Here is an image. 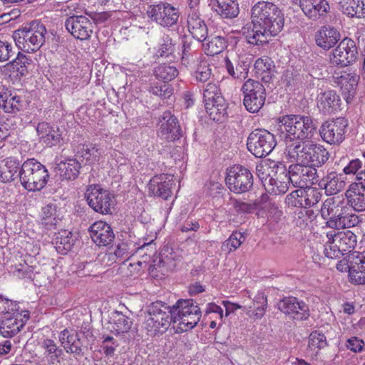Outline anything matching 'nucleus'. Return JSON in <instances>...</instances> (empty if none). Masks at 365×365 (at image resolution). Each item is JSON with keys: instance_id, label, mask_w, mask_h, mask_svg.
<instances>
[{"instance_id": "603ef678", "label": "nucleus", "mask_w": 365, "mask_h": 365, "mask_svg": "<svg viewBox=\"0 0 365 365\" xmlns=\"http://www.w3.org/2000/svg\"><path fill=\"white\" fill-rule=\"evenodd\" d=\"M193 77L196 81L205 83L212 77V69L207 61H202L198 64Z\"/></svg>"}, {"instance_id": "aec40b11", "label": "nucleus", "mask_w": 365, "mask_h": 365, "mask_svg": "<svg viewBox=\"0 0 365 365\" xmlns=\"http://www.w3.org/2000/svg\"><path fill=\"white\" fill-rule=\"evenodd\" d=\"M158 135L168 141H174L182 136L178 120L170 111H165L159 118Z\"/></svg>"}, {"instance_id": "6e6552de", "label": "nucleus", "mask_w": 365, "mask_h": 365, "mask_svg": "<svg viewBox=\"0 0 365 365\" xmlns=\"http://www.w3.org/2000/svg\"><path fill=\"white\" fill-rule=\"evenodd\" d=\"M21 184L29 191L42 189L48 179V173L43 165L31 158L26 160L18 174Z\"/></svg>"}, {"instance_id": "ea45409f", "label": "nucleus", "mask_w": 365, "mask_h": 365, "mask_svg": "<svg viewBox=\"0 0 365 365\" xmlns=\"http://www.w3.org/2000/svg\"><path fill=\"white\" fill-rule=\"evenodd\" d=\"M255 68L262 80L265 83L272 81L274 76V66L273 61L267 56L258 58L255 63Z\"/></svg>"}, {"instance_id": "f257e3e1", "label": "nucleus", "mask_w": 365, "mask_h": 365, "mask_svg": "<svg viewBox=\"0 0 365 365\" xmlns=\"http://www.w3.org/2000/svg\"><path fill=\"white\" fill-rule=\"evenodd\" d=\"M251 24L242 28V34L252 45L268 43L269 38L277 36L283 29L284 14L272 2L258 1L251 9Z\"/></svg>"}, {"instance_id": "a18cd8bd", "label": "nucleus", "mask_w": 365, "mask_h": 365, "mask_svg": "<svg viewBox=\"0 0 365 365\" xmlns=\"http://www.w3.org/2000/svg\"><path fill=\"white\" fill-rule=\"evenodd\" d=\"M41 347L43 349V355L47 361L51 364L59 362V357L62 355L63 351L59 349L55 341L50 339H45L41 343Z\"/></svg>"}, {"instance_id": "5fc2aeb1", "label": "nucleus", "mask_w": 365, "mask_h": 365, "mask_svg": "<svg viewBox=\"0 0 365 365\" xmlns=\"http://www.w3.org/2000/svg\"><path fill=\"white\" fill-rule=\"evenodd\" d=\"M223 98L218 86L214 83H208L203 89L204 103L215 102L217 98Z\"/></svg>"}, {"instance_id": "7ed1b4c3", "label": "nucleus", "mask_w": 365, "mask_h": 365, "mask_svg": "<svg viewBox=\"0 0 365 365\" xmlns=\"http://www.w3.org/2000/svg\"><path fill=\"white\" fill-rule=\"evenodd\" d=\"M289 145L285 149L286 157L292 162L301 163L306 165L321 167L329 159V154L324 146L312 141H300Z\"/></svg>"}, {"instance_id": "b1692460", "label": "nucleus", "mask_w": 365, "mask_h": 365, "mask_svg": "<svg viewBox=\"0 0 365 365\" xmlns=\"http://www.w3.org/2000/svg\"><path fill=\"white\" fill-rule=\"evenodd\" d=\"M349 275L351 282L357 284H365V251L349 255Z\"/></svg>"}, {"instance_id": "1a4fd4ad", "label": "nucleus", "mask_w": 365, "mask_h": 365, "mask_svg": "<svg viewBox=\"0 0 365 365\" xmlns=\"http://www.w3.org/2000/svg\"><path fill=\"white\" fill-rule=\"evenodd\" d=\"M170 309V307L163 304L161 302H155L149 307L144 327L150 335L163 333L168 329L172 322Z\"/></svg>"}, {"instance_id": "864d4df0", "label": "nucleus", "mask_w": 365, "mask_h": 365, "mask_svg": "<svg viewBox=\"0 0 365 365\" xmlns=\"http://www.w3.org/2000/svg\"><path fill=\"white\" fill-rule=\"evenodd\" d=\"M339 83L344 93H347L349 96H353L357 86V79L355 76L345 73L341 76Z\"/></svg>"}, {"instance_id": "58836bf2", "label": "nucleus", "mask_w": 365, "mask_h": 365, "mask_svg": "<svg viewBox=\"0 0 365 365\" xmlns=\"http://www.w3.org/2000/svg\"><path fill=\"white\" fill-rule=\"evenodd\" d=\"M59 341L66 352L79 354L81 351V342L76 334L68 329H64L59 334Z\"/></svg>"}, {"instance_id": "4c0bfd02", "label": "nucleus", "mask_w": 365, "mask_h": 365, "mask_svg": "<svg viewBox=\"0 0 365 365\" xmlns=\"http://www.w3.org/2000/svg\"><path fill=\"white\" fill-rule=\"evenodd\" d=\"M81 164L76 159H68L61 161L56 168L63 180H74L79 174Z\"/></svg>"}, {"instance_id": "de8ad7c7", "label": "nucleus", "mask_w": 365, "mask_h": 365, "mask_svg": "<svg viewBox=\"0 0 365 365\" xmlns=\"http://www.w3.org/2000/svg\"><path fill=\"white\" fill-rule=\"evenodd\" d=\"M245 240V237L240 232H233L227 240H226L221 246L223 252L230 253L235 251Z\"/></svg>"}, {"instance_id": "f704fd0d", "label": "nucleus", "mask_w": 365, "mask_h": 365, "mask_svg": "<svg viewBox=\"0 0 365 365\" xmlns=\"http://www.w3.org/2000/svg\"><path fill=\"white\" fill-rule=\"evenodd\" d=\"M20 162L14 158H7L4 164L0 167V180L3 182L13 181L20 171Z\"/></svg>"}, {"instance_id": "e2e57ef3", "label": "nucleus", "mask_w": 365, "mask_h": 365, "mask_svg": "<svg viewBox=\"0 0 365 365\" xmlns=\"http://www.w3.org/2000/svg\"><path fill=\"white\" fill-rule=\"evenodd\" d=\"M113 12L103 11V12H93L89 14V16L94 21L95 24H103L108 21L112 16Z\"/></svg>"}, {"instance_id": "7c9ffc66", "label": "nucleus", "mask_w": 365, "mask_h": 365, "mask_svg": "<svg viewBox=\"0 0 365 365\" xmlns=\"http://www.w3.org/2000/svg\"><path fill=\"white\" fill-rule=\"evenodd\" d=\"M187 28L192 37L199 41L207 38V27L198 12L191 11L187 16Z\"/></svg>"}, {"instance_id": "4be33fe9", "label": "nucleus", "mask_w": 365, "mask_h": 365, "mask_svg": "<svg viewBox=\"0 0 365 365\" xmlns=\"http://www.w3.org/2000/svg\"><path fill=\"white\" fill-rule=\"evenodd\" d=\"M173 178L172 175L165 173L154 176L148 184L150 192L154 196L168 200L172 195Z\"/></svg>"}, {"instance_id": "4468645a", "label": "nucleus", "mask_w": 365, "mask_h": 365, "mask_svg": "<svg viewBox=\"0 0 365 365\" xmlns=\"http://www.w3.org/2000/svg\"><path fill=\"white\" fill-rule=\"evenodd\" d=\"M356 43L350 38L342 39L329 55L330 63L341 68L351 65L358 57Z\"/></svg>"}, {"instance_id": "423d86ee", "label": "nucleus", "mask_w": 365, "mask_h": 365, "mask_svg": "<svg viewBox=\"0 0 365 365\" xmlns=\"http://www.w3.org/2000/svg\"><path fill=\"white\" fill-rule=\"evenodd\" d=\"M170 319L177 324L180 332L193 329L201 318L200 308L195 304L193 299H179L170 309Z\"/></svg>"}, {"instance_id": "79ce46f5", "label": "nucleus", "mask_w": 365, "mask_h": 365, "mask_svg": "<svg viewBox=\"0 0 365 365\" xmlns=\"http://www.w3.org/2000/svg\"><path fill=\"white\" fill-rule=\"evenodd\" d=\"M53 240L56 251L62 255L70 251L75 242L72 232L66 230L58 232Z\"/></svg>"}, {"instance_id": "8fccbe9b", "label": "nucleus", "mask_w": 365, "mask_h": 365, "mask_svg": "<svg viewBox=\"0 0 365 365\" xmlns=\"http://www.w3.org/2000/svg\"><path fill=\"white\" fill-rule=\"evenodd\" d=\"M154 73L157 78L165 82L175 78L178 75V71L174 66L161 64L155 68Z\"/></svg>"}, {"instance_id": "39448f33", "label": "nucleus", "mask_w": 365, "mask_h": 365, "mask_svg": "<svg viewBox=\"0 0 365 365\" xmlns=\"http://www.w3.org/2000/svg\"><path fill=\"white\" fill-rule=\"evenodd\" d=\"M46 34L45 25L38 21H33L15 31L13 38L19 49L30 53L38 50L43 45Z\"/></svg>"}, {"instance_id": "a878e982", "label": "nucleus", "mask_w": 365, "mask_h": 365, "mask_svg": "<svg viewBox=\"0 0 365 365\" xmlns=\"http://www.w3.org/2000/svg\"><path fill=\"white\" fill-rule=\"evenodd\" d=\"M299 6L305 16L313 21L318 20L329 10L326 0H299Z\"/></svg>"}, {"instance_id": "37998d69", "label": "nucleus", "mask_w": 365, "mask_h": 365, "mask_svg": "<svg viewBox=\"0 0 365 365\" xmlns=\"http://www.w3.org/2000/svg\"><path fill=\"white\" fill-rule=\"evenodd\" d=\"M349 205H365V185L361 181L352 184L346 192Z\"/></svg>"}, {"instance_id": "c756f323", "label": "nucleus", "mask_w": 365, "mask_h": 365, "mask_svg": "<svg viewBox=\"0 0 365 365\" xmlns=\"http://www.w3.org/2000/svg\"><path fill=\"white\" fill-rule=\"evenodd\" d=\"M225 66L227 73L234 78L245 79L250 67V62L247 58L239 56L231 61L226 57L225 58Z\"/></svg>"}, {"instance_id": "052dcab7", "label": "nucleus", "mask_w": 365, "mask_h": 365, "mask_svg": "<svg viewBox=\"0 0 365 365\" xmlns=\"http://www.w3.org/2000/svg\"><path fill=\"white\" fill-rule=\"evenodd\" d=\"M133 250H130V245L126 242H122L114 250V255L119 259H124L129 258L133 255Z\"/></svg>"}, {"instance_id": "4d7b16f0", "label": "nucleus", "mask_w": 365, "mask_h": 365, "mask_svg": "<svg viewBox=\"0 0 365 365\" xmlns=\"http://www.w3.org/2000/svg\"><path fill=\"white\" fill-rule=\"evenodd\" d=\"M99 155L98 149L95 145H81L78 148V155L86 161L90 160L91 156L96 159Z\"/></svg>"}, {"instance_id": "2f4dec72", "label": "nucleus", "mask_w": 365, "mask_h": 365, "mask_svg": "<svg viewBox=\"0 0 365 365\" xmlns=\"http://www.w3.org/2000/svg\"><path fill=\"white\" fill-rule=\"evenodd\" d=\"M267 307V297L262 292H259L253 299L252 305L244 306L243 310L252 319H261L265 314Z\"/></svg>"}, {"instance_id": "9d476101", "label": "nucleus", "mask_w": 365, "mask_h": 365, "mask_svg": "<svg viewBox=\"0 0 365 365\" xmlns=\"http://www.w3.org/2000/svg\"><path fill=\"white\" fill-rule=\"evenodd\" d=\"M276 145L274 135L264 129L252 131L247 140L248 150L256 158H260L267 156Z\"/></svg>"}, {"instance_id": "393cba45", "label": "nucleus", "mask_w": 365, "mask_h": 365, "mask_svg": "<svg viewBox=\"0 0 365 365\" xmlns=\"http://www.w3.org/2000/svg\"><path fill=\"white\" fill-rule=\"evenodd\" d=\"M89 231L93 241L98 246L108 245L115 237L110 226L103 221L94 222Z\"/></svg>"}, {"instance_id": "6ab92c4d", "label": "nucleus", "mask_w": 365, "mask_h": 365, "mask_svg": "<svg viewBox=\"0 0 365 365\" xmlns=\"http://www.w3.org/2000/svg\"><path fill=\"white\" fill-rule=\"evenodd\" d=\"M278 309L296 320H305L309 316L307 304L294 297H284L278 303Z\"/></svg>"}, {"instance_id": "e433bc0d", "label": "nucleus", "mask_w": 365, "mask_h": 365, "mask_svg": "<svg viewBox=\"0 0 365 365\" xmlns=\"http://www.w3.org/2000/svg\"><path fill=\"white\" fill-rule=\"evenodd\" d=\"M341 12L350 18L365 16V4L363 0H342L340 2Z\"/></svg>"}, {"instance_id": "20e7f679", "label": "nucleus", "mask_w": 365, "mask_h": 365, "mask_svg": "<svg viewBox=\"0 0 365 365\" xmlns=\"http://www.w3.org/2000/svg\"><path fill=\"white\" fill-rule=\"evenodd\" d=\"M18 304L0 295V334L10 338L18 334L29 318L28 311L19 313Z\"/></svg>"}, {"instance_id": "3c124183", "label": "nucleus", "mask_w": 365, "mask_h": 365, "mask_svg": "<svg viewBox=\"0 0 365 365\" xmlns=\"http://www.w3.org/2000/svg\"><path fill=\"white\" fill-rule=\"evenodd\" d=\"M60 217L56 215V207H43L41 212V223L48 228L57 225Z\"/></svg>"}, {"instance_id": "c85d7f7f", "label": "nucleus", "mask_w": 365, "mask_h": 365, "mask_svg": "<svg viewBox=\"0 0 365 365\" xmlns=\"http://www.w3.org/2000/svg\"><path fill=\"white\" fill-rule=\"evenodd\" d=\"M41 141L48 147L58 145L62 138V133L57 126H50L47 123H39L36 128Z\"/></svg>"}, {"instance_id": "cd10ccee", "label": "nucleus", "mask_w": 365, "mask_h": 365, "mask_svg": "<svg viewBox=\"0 0 365 365\" xmlns=\"http://www.w3.org/2000/svg\"><path fill=\"white\" fill-rule=\"evenodd\" d=\"M317 184L324 188L328 195H334L344 188L345 177L344 174L332 171L322 178L319 175V181Z\"/></svg>"}, {"instance_id": "9b49d317", "label": "nucleus", "mask_w": 365, "mask_h": 365, "mask_svg": "<svg viewBox=\"0 0 365 365\" xmlns=\"http://www.w3.org/2000/svg\"><path fill=\"white\" fill-rule=\"evenodd\" d=\"M242 91L246 109L252 113H257L264 106L266 99L264 86L259 81L250 78L244 83Z\"/></svg>"}, {"instance_id": "ddd939ff", "label": "nucleus", "mask_w": 365, "mask_h": 365, "mask_svg": "<svg viewBox=\"0 0 365 365\" xmlns=\"http://www.w3.org/2000/svg\"><path fill=\"white\" fill-rule=\"evenodd\" d=\"M148 16L152 21L163 27H172L178 21L180 12L178 8L170 4L161 1L148 6Z\"/></svg>"}, {"instance_id": "6e6d98bb", "label": "nucleus", "mask_w": 365, "mask_h": 365, "mask_svg": "<svg viewBox=\"0 0 365 365\" xmlns=\"http://www.w3.org/2000/svg\"><path fill=\"white\" fill-rule=\"evenodd\" d=\"M308 346L312 350L317 352L320 349L327 346L326 336L317 331L312 332L309 336Z\"/></svg>"}, {"instance_id": "2eb2a0df", "label": "nucleus", "mask_w": 365, "mask_h": 365, "mask_svg": "<svg viewBox=\"0 0 365 365\" xmlns=\"http://www.w3.org/2000/svg\"><path fill=\"white\" fill-rule=\"evenodd\" d=\"M289 184L295 187L304 188L316 185L319 173L315 168L296 163L289 165Z\"/></svg>"}, {"instance_id": "774afa93", "label": "nucleus", "mask_w": 365, "mask_h": 365, "mask_svg": "<svg viewBox=\"0 0 365 365\" xmlns=\"http://www.w3.org/2000/svg\"><path fill=\"white\" fill-rule=\"evenodd\" d=\"M311 77L315 79L319 80L321 78L323 77V72H322V66L320 64H313L309 68V74L307 76V78Z\"/></svg>"}, {"instance_id": "bf43d9fd", "label": "nucleus", "mask_w": 365, "mask_h": 365, "mask_svg": "<svg viewBox=\"0 0 365 365\" xmlns=\"http://www.w3.org/2000/svg\"><path fill=\"white\" fill-rule=\"evenodd\" d=\"M297 215L299 219H302L304 222L312 220L321 212V210L317 209L314 210L312 207H299Z\"/></svg>"}, {"instance_id": "a211bd4d", "label": "nucleus", "mask_w": 365, "mask_h": 365, "mask_svg": "<svg viewBox=\"0 0 365 365\" xmlns=\"http://www.w3.org/2000/svg\"><path fill=\"white\" fill-rule=\"evenodd\" d=\"M64 26L75 38L81 41L89 39L93 34V24L83 15H72L67 17Z\"/></svg>"}, {"instance_id": "72a5a7b5", "label": "nucleus", "mask_w": 365, "mask_h": 365, "mask_svg": "<svg viewBox=\"0 0 365 365\" xmlns=\"http://www.w3.org/2000/svg\"><path fill=\"white\" fill-rule=\"evenodd\" d=\"M214 10L222 18L232 19L239 14L238 4L236 0H212Z\"/></svg>"}, {"instance_id": "0eeeda50", "label": "nucleus", "mask_w": 365, "mask_h": 365, "mask_svg": "<svg viewBox=\"0 0 365 365\" xmlns=\"http://www.w3.org/2000/svg\"><path fill=\"white\" fill-rule=\"evenodd\" d=\"M327 240L324 245V253L331 259L340 258L350 253L357 242L356 235L350 230L339 231L331 230L326 234Z\"/></svg>"}, {"instance_id": "69168bd1", "label": "nucleus", "mask_w": 365, "mask_h": 365, "mask_svg": "<svg viewBox=\"0 0 365 365\" xmlns=\"http://www.w3.org/2000/svg\"><path fill=\"white\" fill-rule=\"evenodd\" d=\"M364 341L357 337H352L347 340L346 346L351 351L360 352L363 349Z\"/></svg>"}, {"instance_id": "13d9d810", "label": "nucleus", "mask_w": 365, "mask_h": 365, "mask_svg": "<svg viewBox=\"0 0 365 365\" xmlns=\"http://www.w3.org/2000/svg\"><path fill=\"white\" fill-rule=\"evenodd\" d=\"M150 92L163 98H169L173 94L172 89L165 83L151 86L150 88Z\"/></svg>"}, {"instance_id": "f03ea898", "label": "nucleus", "mask_w": 365, "mask_h": 365, "mask_svg": "<svg viewBox=\"0 0 365 365\" xmlns=\"http://www.w3.org/2000/svg\"><path fill=\"white\" fill-rule=\"evenodd\" d=\"M279 130L284 138L286 148L292 143L307 141L316 130L313 119L309 115H286L279 118Z\"/></svg>"}, {"instance_id": "c03bdc74", "label": "nucleus", "mask_w": 365, "mask_h": 365, "mask_svg": "<svg viewBox=\"0 0 365 365\" xmlns=\"http://www.w3.org/2000/svg\"><path fill=\"white\" fill-rule=\"evenodd\" d=\"M31 59L25 54L19 52L16 58L6 65L7 70L16 72L17 76H24L27 75L28 68L31 65Z\"/></svg>"}, {"instance_id": "0e129e2a", "label": "nucleus", "mask_w": 365, "mask_h": 365, "mask_svg": "<svg viewBox=\"0 0 365 365\" xmlns=\"http://www.w3.org/2000/svg\"><path fill=\"white\" fill-rule=\"evenodd\" d=\"M361 166V161L359 159H354L349 162V163L344 168L343 171L346 175L356 174Z\"/></svg>"}, {"instance_id": "338daca9", "label": "nucleus", "mask_w": 365, "mask_h": 365, "mask_svg": "<svg viewBox=\"0 0 365 365\" xmlns=\"http://www.w3.org/2000/svg\"><path fill=\"white\" fill-rule=\"evenodd\" d=\"M190 46H186L184 43L182 46V64L185 66L186 67L189 66L191 63L194 61L193 56L191 55V53L189 51Z\"/></svg>"}, {"instance_id": "680f3d73", "label": "nucleus", "mask_w": 365, "mask_h": 365, "mask_svg": "<svg viewBox=\"0 0 365 365\" xmlns=\"http://www.w3.org/2000/svg\"><path fill=\"white\" fill-rule=\"evenodd\" d=\"M14 53L11 44L0 40V62L8 61Z\"/></svg>"}, {"instance_id": "412c9836", "label": "nucleus", "mask_w": 365, "mask_h": 365, "mask_svg": "<svg viewBox=\"0 0 365 365\" xmlns=\"http://www.w3.org/2000/svg\"><path fill=\"white\" fill-rule=\"evenodd\" d=\"M85 197L88 205H112L115 203V195L109 190L103 189L100 185L88 187Z\"/></svg>"}, {"instance_id": "c9c22d12", "label": "nucleus", "mask_w": 365, "mask_h": 365, "mask_svg": "<svg viewBox=\"0 0 365 365\" xmlns=\"http://www.w3.org/2000/svg\"><path fill=\"white\" fill-rule=\"evenodd\" d=\"M271 168V180L274 181V184L281 190L287 189L289 185V168H287L284 163L277 162Z\"/></svg>"}, {"instance_id": "f8f14e48", "label": "nucleus", "mask_w": 365, "mask_h": 365, "mask_svg": "<svg viewBox=\"0 0 365 365\" xmlns=\"http://www.w3.org/2000/svg\"><path fill=\"white\" fill-rule=\"evenodd\" d=\"M226 185L230 191L241 194L248 192L253 186V175L242 165H235L227 170Z\"/></svg>"}, {"instance_id": "473e14b6", "label": "nucleus", "mask_w": 365, "mask_h": 365, "mask_svg": "<svg viewBox=\"0 0 365 365\" xmlns=\"http://www.w3.org/2000/svg\"><path fill=\"white\" fill-rule=\"evenodd\" d=\"M0 106L6 113H16L23 108V101L16 92L6 91L0 93Z\"/></svg>"}, {"instance_id": "09e8293b", "label": "nucleus", "mask_w": 365, "mask_h": 365, "mask_svg": "<svg viewBox=\"0 0 365 365\" xmlns=\"http://www.w3.org/2000/svg\"><path fill=\"white\" fill-rule=\"evenodd\" d=\"M206 50L210 56H214L222 52L227 47L226 40L220 36L207 38Z\"/></svg>"}, {"instance_id": "5701e85b", "label": "nucleus", "mask_w": 365, "mask_h": 365, "mask_svg": "<svg viewBox=\"0 0 365 365\" xmlns=\"http://www.w3.org/2000/svg\"><path fill=\"white\" fill-rule=\"evenodd\" d=\"M340 38V32L329 25L322 26L314 34L316 45L324 51H329L333 48Z\"/></svg>"}, {"instance_id": "f3484780", "label": "nucleus", "mask_w": 365, "mask_h": 365, "mask_svg": "<svg viewBox=\"0 0 365 365\" xmlns=\"http://www.w3.org/2000/svg\"><path fill=\"white\" fill-rule=\"evenodd\" d=\"M348 121L344 118L325 121L319 129L322 139L330 145H339L344 140Z\"/></svg>"}, {"instance_id": "dca6fc26", "label": "nucleus", "mask_w": 365, "mask_h": 365, "mask_svg": "<svg viewBox=\"0 0 365 365\" xmlns=\"http://www.w3.org/2000/svg\"><path fill=\"white\" fill-rule=\"evenodd\" d=\"M321 215L324 219H329V227L336 229L354 227L360 221L356 214L346 213L339 207H321Z\"/></svg>"}, {"instance_id": "bb28decb", "label": "nucleus", "mask_w": 365, "mask_h": 365, "mask_svg": "<svg viewBox=\"0 0 365 365\" xmlns=\"http://www.w3.org/2000/svg\"><path fill=\"white\" fill-rule=\"evenodd\" d=\"M317 108L324 114H331L339 108L340 98L334 91H322L317 98Z\"/></svg>"}, {"instance_id": "49530a36", "label": "nucleus", "mask_w": 365, "mask_h": 365, "mask_svg": "<svg viewBox=\"0 0 365 365\" xmlns=\"http://www.w3.org/2000/svg\"><path fill=\"white\" fill-rule=\"evenodd\" d=\"M133 324L130 318L123 314L121 312H115L112 317V331L117 334L128 332Z\"/></svg>"}, {"instance_id": "a19ab883", "label": "nucleus", "mask_w": 365, "mask_h": 365, "mask_svg": "<svg viewBox=\"0 0 365 365\" xmlns=\"http://www.w3.org/2000/svg\"><path fill=\"white\" fill-rule=\"evenodd\" d=\"M205 108L210 118L215 121H222L227 115V104L224 98H217L214 103H205Z\"/></svg>"}]
</instances>
